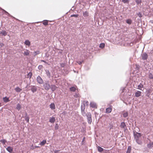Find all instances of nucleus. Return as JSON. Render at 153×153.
Wrapping results in <instances>:
<instances>
[{
  "label": "nucleus",
  "mask_w": 153,
  "mask_h": 153,
  "mask_svg": "<svg viewBox=\"0 0 153 153\" xmlns=\"http://www.w3.org/2000/svg\"><path fill=\"white\" fill-rule=\"evenodd\" d=\"M141 134L140 133L136 132L134 134V138L136 141L137 143L139 144H141L142 142L141 140Z\"/></svg>",
  "instance_id": "nucleus-1"
},
{
  "label": "nucleus",
  "mask_w": 153,
  "mask_h": 153,
  "mask_svg": "<svg viewBox=\"0 0 153 153\" xmlns=\"http://www.w3.org/2000/svg\"><path fill=\"white\" fill-rule=\"evenodd\" d=\"M43 86L46 90L48 91L50 88V85L49 84V81H46L45 82Z\"/></svg>",
  "instance_id": "nucleus-2"
},
{
  "label": "nucleus",
  "mask_w": 153,
  "mask_h": 153,
  "mask_svg": "<svg viewBox=\"0 0 153 153\" xmlns=\"http://www.w3.org/2000/svg\"><path fill=\"white\" fill-rule=\"evenodd\" d=\"M140 56L142 59L144 60H146L149 57L148 55L146 52H142Z\"/></svg>",
  "instance_id": "nucleus-3"
},
{
  "label": "nucleus",
  "mask_w": 153,
  "mask_h": 153,
  "mask_svg": "<svg viewBox=\"0 0 153 153\" xmlns=\"http://www.w3.org/2000/svg\"><path fill=\"white\" fill-rule=\"evenodd\" d=\"M87 118L89 124H91L92 122L91 115L90 112L88 113L87 115Z\"/></svg>",
  "instance_id": "nucleus-4"
},
{
  "label": "nucleus",
  "mask_w": 153,
  "mask_h": 153,
  "mask_svg": "<svg viewBox=\"0 0 153 153\" xmlns=\"http://www.w3.org/2000/svg\"><path fill=\"white\" fill-rule=\"evenodd\" d=\"M37 82L39 84H43L44 81L42 79L40 76H38L36 78Z\"/></svg>",
  "instance_id": "nucleus-5"
},
{
  "label": "nucleus",
  "mask_w": 153,
  "mask_h": 153,
  "mask_svg": "<svg viewBox=\"0 0 153 153\" xmlns=\"http://www.w3.org/2000/svg\"><path fill=\"white\" fill-rule=\"evenodd\" d=\"M152 91V90L150 88H148L147 89L145 93L146 96L149 97H150V94L151 93Z\"/></svg>",
  "instance_id": "nucleus-6"
},
{
  "label": "nucleus",
  "mask_w": 153,
  "mask_h": 153,
  "mask_svg": "<svg viewBox=\"0 0 153 153\" xmlns=\"http://www.w3.org/2000/svg\"><path fill=\"white\" fill-rule=\"evenodd\" d=\"M30 87V90L33 93H34L37 91V88L36 86L35 85H31Z\"/></svg>",
  "instance_id": "nucleus-7"
},
{
  "label": "nucleus",
  "mask_w": 153,
  "mask_h": 153,
  "mask_svg": "<svg viewBox=\"0 0 153 153\" xmlns=\"http://www.w3.org/2000/svg\"><path fill=\"white\" fill-rule=\"evenodd\" d=\"M45 74L47 75V76L48 78H50L51 77V73L49 70L48 69H45Z\"/></svg>",
  "instance_id": "nucleus-8"
},
{
  "label": "nucleus",
  "mask_w": 153,
  "mask_h": 153,
  "mask_svg": "<svg viewBox=\"0 0 153 153\" xmlns=\"http://www.w3.org/2000/svg\"><path fill=\"white\" fill-rule=\"evenodd\" d=\"M141 92L139 91H137L135 93V96L136 97H139L141 96Z\"/></svg>",
  "instance_id": "nucleus-9"
},
{
  "label": "nucleus",
  "mask_w": 153,
  "mask_h": 153,
  "mask_svg": "<svg viewBox=\"0 0 153 153\" xmlns=\"http://www.w3.org/2000/svg\"><path fill=\"white\" fill-rule=\"evenodd\" d=\"M90 106L92 108H97V106L96 103L94 102H91L90 103Z\"/></svg>",
  "instance_id": "nucleus-10"
},
{
  "label": "nucleus",
  "mask_w": 153,
  "mask_h": 153,
  "mask_svg": "<svg viewBox=\"0 0 153 153\" xmlns=\"http://www.w3.org/2000/svg\"><path fill=\"white\" fill-rule=\"evenodd\" d=\"M57 88V87L56 86L54 85H50V88L51 89L52 91L53 92Z\"/></svg>",
  "instance_id": "nucleus-11"
},
{
  "label": "nucleus",
  "mask_w": 153,
  "mask_h": 153,
  "mask_svg": "<svg viewBox=\"0 0 153 153\" xmlns=\"http://www.w3.org/2000/svg\"><path fill=\"white\" fill-rule=\"evenodd\" d=\"M24 43L25 45L28 46H30L31 45L30 42L28 39L25 40Z\"/></svg>",
  "instance_id": "nucleus-12"
},
{
  "label": "nucleus",
  "mask_w": 153,
  "mask_h": 153,
  "mask_svg": "<svg viewBox=\"0 0 153 153\" xmlns=\"http://www.w3.org/2000/svg\"><path fill=\"white\" fill-rule=\"evenodd\" d=\"M83 16L85 18H86L89 16V13L87 11H83L82 12Z\"/></svg>",
  "instance_id": "nucleus-13"
},
{
  "label": "nucleus",
  "mask_w": 153,
  "mask_h": 153,
  "mask_svg": "<svg viewBox=\"0 0 153 153\" xmlns=\"http://www.w3.org/2000/svg\"><path fill=\"white\" fill-rule=\"evenodd\" d=\"M50 107L51 110H54L55 109V105L54 103H51L50 105Z\"/></svg>",
  "instance_id": "nucleus-14"
},
{
  "label": "nucleus",
  "mask_w": 153,
  "mask_h": 153,
  "mask_svg": "<svg viewBox=\"0 0 153 153\" xmlns=\"http://www.w3.org/2000/svg\"><path fill=\"white\" fill-rule=\"evenodd\" d=\"M85 104L83 103V104L81 105V111L82 113H83V112H85Z\"/></svg>",
  "instance_id": "nucleus-15"
},
{
  "label": "nucleus",
  "mask_w": 153,
  "mask_h": 153,
  "mask_svg": "<svg viewBox=\"0 0 153 153\" xmlns=\"http://www.w3.org/2000/svg\"><path fill=\"white\" fill-rule=\"evenodd\" d=\"M24 117L25 120L27 122H28L29 121V117L27 116V114L26 112L25 113Z\"/></svg>",
  "instance_id": "nucleus-16"
},
{
  "label": "nucleus",
  "mask_w": 153,
  "mask_h": 153,
  "mask_svg": "<svg viewBox=\"0 0 153 153\" xmlns=\"http://www.w3.org/2000/svg\"><path fill=\"white\" fill-rule=\"evenodd\" d=\"M143 85L142 83H140L139 85L137 86V89H139L141 90H142V88H143Z\"/></svg>",
  "instance_id": "nucleus-17"
},
{
  "label": "nucleus",
  "mask_w": 153,
  "mask_h": 153,
  "mask_svg": "<svg viewBox=\"0 0 153 153\" xmlns=\"http://www.w3.org/2000/svg\"><path fill=\"white\" fill-rule=\"evenodd\" d=\"M30 52V51L29 50L26 49L25 51H24V53H23L24 56H27L29 55Z\"/></svg>",
  "instance_id": "nucleus-18"
},
{
  "label": "nucleus",
  "mask_w": 153,
  "mask_h": 153,
  "mask_svg": "<svg viewBox=\"0 0 153 153\" xmlns=\"http://www.w3.org/2000/svg\"><path fill=\"white\" fill-rule=\"evenodd\" d=\"M55 121V117H50L49 119V122L51 123H53Z\"/></svg>",
  "instance_id": "nucleus-19"
},
{
  "label": "nucleus",
  "mask_w": 153,
  "mask_h": 153,
  "mask_svg": "<svg viewBox=\"0 0 153 153\" xmlns=\"http://www.w3.org/2000/svg\"><path fill=\"white\" fill-rule=\"evenodd\" d=\"M126 23L129 25H131L132 23V20L130 19H128L126 20Z\"/></svg>",
  "instance_id": "nucleus-20"
},
{
  "label": "nucleus",
  "mask_w": 153,
  "mask_h": 153,
  "mask_svg": "<svg viewBox=\"0 0 153 153\" xmlns=\"http://www.w3.org/2000/svg\"><path fill=\"white\" fill-rule=\"evenodd\" d=\"M15 90L17 92H19L22 90V89L18 86L16 87Z\"/></svg>",
  "instance_id": "nucleus-21"
},
{
  "label": "nucleus",
  "mask_w": 153,
  "mask_h": 153,
  "mask_svg": "<svg viewBox=\"0 0 153 153\" xmlns=\"http://www.w3.org/2000/svg\"><path fill=\"white\" fill-rule=\"evenodd\" d=\"M69 90L70 91L74 92L76 90V88L74 86H72L70 88Z\"/></svg>",
  "instance_id": "nucleus-22"
},
{
  "label": "nucleus",
  "mask_w": 153,
  "mask_h": 153,
  "mask_svg": "<svg viewBox=\"0 0 153 153\" xmlns=\"http://www.w3.org/2000/svg\"><path fill=\"white\" fill-rule=\"evenodd\" d=\"M21 108V106L19 103H18L16 105V108L19 111L20 110Z\"/></svg>",
  "instance_id": "nucleus-23"
},
{
  "label": "nucleus",
  "mask_w": 153,
  "mask_h": 153,
  "mask_svg": "<svg viewBox=\"0 0 153 153\" xmlns=\"http://www.w3.org/2000/svg\"><path fill=\"white\" fill-rule=\"evenodd\" d=\"M153 146V142H151L147 145V147L149 149H151Z\"/></svg>",
  "instance_id": "nucleus-24"
},
{
  "label": "nucleus",
  "mask_w": 153,
  "mask_h": 153,
  "mask_svg": "<svg viewBox=\"0 0 153 153\" xmlns=\"http://www.w3.org/2000/svg\"><path fill=\"white\" fill-rule=\"evenodd\" d=\"M112 111V109L110 108H107L106 109V112L107 113H111Z\"/></svg>",
  "instance_id": "nucleus-25"
},
{
  "label": "nucleus",
  "mask_w": 153,
  "mask_h": 153,
  "mask_svg": "<svg viewBox=\"0 0 153 153\" xmlns=\"http://www.w3.org/2000/svg\"><path fill=\"white\" fill-rule=\"evenodd\" d=\"M135 2L137 5H139L141 4L142 2V0H135Z\"/></svg>",
  "instance_id": "nucleus-26"
},
{
  "label": "nucleus",
  "mask_w": 153,
  "mask_h": 153,
  "mask_svg": "<svg viewBox=\"0 0 153 153\" xmlns=\"http://www.w3.org/2000/svg\"><path fill=\"white\" fill-rule=\"evenodd\" d=\"M42 24L45 26L47 25H48V21L46 20H43Z\"/></svg>",
  "instance_id": "nucleus-27"
},
{
  "label": "nucleus",
  "mask_w": 153,
  "mask_h": 153,
  "mask_svg": "<svg viewBox=\"0 0 153 153\" xmlns=\"http://www.w3.org/2000/svg\"><path fill=\"white\" fill-rule=\"evenodd\" d=\"M105 44L103 43H101L99 45V47L101 49H103L105 48Z\"/></svg>",
  "instance_id": "nucleus-28"
},
{
  "label": "nucleus",
  "mask_w": 153,
  "mask_h": 153,
  "mask_svg": "<svg viewBox=\"0 0 153 153\" xmlns=\"http://www.w3.org/2000/svg\"><path fill=\"white\" fill-rule=\"evenodd\" d=\"M131 150V148L130 146L128 147L127 149L126 153H130Z\"/></svg>",
  "instance_id": "nucleus-29"
},
{
  "label": "nucleus",
  "mask_w": 153,
  "mask_h": 153,
  "mask_svg": "<svg viewBox=\"0 0 153 153\" xmlns=\"http://www.w3.org/2000/svg\"><path fill=\"white\" fill-rule=\"evenodd\" d=\"M97 148L98 151L100 152H102L103 151V149L99 146H97Z\"/></svg>",
  "instance_id": "nucleus-30"
},
{
  "label": "nucleus",
  "mask_w": 153,
  "mask_h": 153,
  "mask_svg": "<svg viewBox=\"0 0 153 153\" xmlns=\"http://www.w3.org/2000/svg\"><path fill=\"white\" fill-rule=\"evenodd\" d=\"M123 116L124 118H126L127 117H128V113L127 112H124L123 114Z\"/></svg>",
  "instance_id": "nucleus-31"
},
{
  "label": "nucleus",
  "mask_w": 153,
  "mask_h": 153,
  "mask_svg": "<svg viewBox=\"0 0 153 153\" xmlns=\"http://www.w3.org/2000/svg\"><path fill=\"white\" fill-rule=\"evenodd\" d=\"M32 73L31 72H29L27 74V76H28V78L29 79H30L32 76Z\"/></svg>",
  "instance_id": "nucleus-32"
},
{
  "label": "nucleus",
  "mask_w": 153,
  "mask_h": 153,
  "mask_svg": "<svg viewBox=\"0 0 153 153\" xmlns=\"http://www.w3.org/2000/svg\"><path fill=\"white\" fill-rule=\"evenodd\" d=\"M149 78L150 79H153V74L152 73H149Z\"/></svg>",
  "instance_id": "nucleus-33"
},
{
  "label": "nucleus",
  "mask_w": 153,
  "mask_h": 153,
  "mask_svg": "<svg viewBox=\"0 0 153 153\" xmlns=\"http://www.w3.org/2000/svg\"><path fill=\"white\" fill-rule=\"evenodd\" d=\"M3 100L4 102H7L9 101V98L6 97H3Z\"/></svg>",
  "instance_id": "nucleus-34"
},
{
  "label": "nucleus",
  "mask_w": 153,
  "mask_h": 153,
  "mask_svg": "<svg viewBox=\"0 0 153 153\" xmlns=\"http://www.w3.org/2000/svg\"><path fill=\"white\" fill-rule=\"evenodd\" d=\"M129 1V0H122V1L124 4H128Z\"/></svg>",
  "instance_id": "nucleus-35"
},
{
  "label": "nucleus",
  "mask_w": 153,
  "mask_h": 153,
  "mask_svg": "<svg viewBox=\"0 0 153 153\" xmlns=\"http://www.w3.org/2000/svg\"><path fill=\"white\" fill-rule=\"evenodd\" d=\"M0 34L3 35L5 36L7 35V33L6 31L4 30H3L1 32Z\"/></svg>",
  "instance_id": "nucleus-36"
},
{
  "label": "nucleus",
  "mask_w": 153,
  "mask_h": 153,
  "mask_svg": "<svg viewBox=\"0 0 153 153\" xmlns=\"http://www.w3.org/2000/svg\"><path fill=\"white\" fill-rule=\"evenodd\" d=\"M46 143V140H43L41 142L40 145L41 146H43Z\"/></svg>",
  "instance_id": "nucleus-37"
},
{
  "label": "nucleus",
  "mask_w": 153,
  "mask_h": 153,
  "mask_svg": "<svg viewBox=\"0 0 153 153\" xmlns=\"http://www.w3.org/2000/svg\"><path fill=\"white\" fill-rule=\"evenodd\" d=\"M40 53V51H35L34 52H33L34 56H35L36 55L39 54Z\"/></svg>",
  "instance_id": "nucleus-38"
},
{
  "label": "nucleus",
  "mask_w": 153,
  "mask_h": 153,
  "mask_svg": "<svg viewBox=\"0 0 153 153\" xmlns=\"http://www.w3.org/2000/svg\"><path fill=\"white\" fill-rule=\"evenodd\" d=\"M83 60H81V61H77V63H78L79 65H81L82 64V63L83 62Z\"/></svg>",
  "instance_id": "nucleus-39"
},
{
  "label": "nucleus",
  "mask_w": 153,
  "mask_h": 153,
  "mask_svg": "<svg viewBox=\"0 0 153 153\" xmlns=\"http://www.w3.org/2000/svg\"><path fill=\"white\" fill-rule=\"evenodd\" d=\"M79 16V15L78 14H73L71 15V17H78Z\"/></svg>",
  "instance_id": "nucleus-40"
},
{
  "label": "nucleus",
  "mask_w": 153,
  "mask_h": 153,
  "mask_svg": "<svg viewBox=\"0 0 153 153\" xmlns=\"http://www.w3.org/2000/svg\"><path fill=\"white\" fill-rule=\"evenodd\" d=\"M137 16L140 17V18H141L142 17V15L141 13L140 12H139L137 14Z\"/></svg>",
  "instance_id": "nucleus-41"
},
{
  "label": "nucleus",
  "mask_w": 153,
  "mask_h": 153,
  "mask_svg": "<svg viewBox=\"0 0 153 153\" xmlns=\"http://www.w3.org/2000/svg\"><path fill=\"white\" fill-rule=\"evenodd\" d=\"M43 68V66L41 65H39L38 67V69L40 70L42 69Z\"/></svg>",
  "instance_id": "nucleus-42"
},
{
  "label": "nucleus",
  "mask_w": 153,
  "mask_h": 153,
  "mask_svg": "<svg viewBox=\"0 0 153 153\" xmlns=\"http://www.w3.org/2000/svg\"><path fill=\"white\" fill-rule=\"evenodd\" d=\"M60 65L61 67L63 68L65 66V64L64 63H60Z\"/></svg>",
  "instance_id": "nucleus-43"
},
{
  "label": "nucleus",
  "mask_w": 153,
  "mask_h": 153,
  "mask_svg": "<svg viewBox=\"0 0 153 153\" xmlns=\"http://www.w3.org/2000/svg\"><path fill=\"white\" fill-rule=\"evenodd\" d=\"M82 113V115L83 116H87V114L85 112V111L83 112V113Z\"/></svg>",
  "instance_id": "nucleus-44"
},
{
  "label": "nucleus",
  "mask_w": 153,
  "mask_h": 153,
  "mask_svg": "<svg viewBox=\"0 0 153 153\" xmlns=\"http://www.w3.org/2000/svg\"><path fill=\"white\" fill-rule=\"evenodd\" d=\"M126 126V125H120V127L122 128H125Z\"/></svg>",
  "instance_id": "nucleus-45"
},
{
  "label": "nucleus",
  "mask_w": 153,
  "mask_h": 153,
  "mask_svg": "<svg viewBox=\"0 0 153 153\" xmlns=\"http://www.w3.org/2000/svg\"><path fill=\"white\" fill-rule=\"evenodd\" d=\"M41 62H43L46 64H48V63L44 60H41Z\"/></svg>",
  "instance_id": "nucleus-46"
},
{
  "label": "nucleus",
  "mask_w": 153,
  "mask_h": 153,
  "mask_svg": "<svg viewBox=\"0 0 153 153\" xmlns=\"http://www.w3.org/2000/svg\"><path fill=\"white\" fill-rule=\"evenodd\" d=\"M4 44L3 43H0V48H1L3 46Z\"/></svg>",
  "instance_id": "nucleus-47"
},
{
  "label": "nucleus",
  "mask_w": 153,
  "mask_h": 153,
  "mask_svg": "<svg viewBox=\"0 0 153 153\" xmlns=\"http://www.w3.org/2000/svg\"><path fill=\"white\" fill-rule=\"evenodd\" d=\"M122 92H124L125 90V89L124 88H122Z\"/></svg>",
  "instance_id": "nucleus-48"
},
{
  "label": "nucleus",
  "mask_w": 153,
  "mask_h": 153,
  "mask_svg": "<svg viewBox=\"0 0 153 153\" xmlns=\"http://www.w3.org/2000/svg\"><path fill=\"white\" fill-rule=\"evenodd\" d=\"M7 150L9 152H10V147H8L7 148Z\"/></svg>",
  "instance_id": "nucleus-49"
},
{
  "label": "nucleus",
  "mask_w": 153,
  "mask_h": 153,
  "mask_svg": "<svg viewBox=\"0 0 153 153\" xmlns=\"http://www.w3.org/2000/svg\"><path fill=\"white\" fill-rule=\"evenodd\" d=\"M55 129H58V126H57V125H56L55 127Z\"/></svg>",
  "instance_id": "nucleus-50"
},
{
  "label": "nucleus",
  "mask_w": 153,
  "mask_h": 153,
  "mask_svg": "<svg viewBox=\"0 0 153 153\" xmlns=\"http://www.w3.org/2000/svg\"><path fill=\"white\" fill-rule=\"evenodd\" d=\"M85 103L87 105H88V101H86Z\"/></svg>",
  "instance_id": "nucleus-51"
},
{
  "label": "nucleus",
  "mask_w": 153,
  "mask_h": 153,
  "mask_svg": "<svg viewBox=\"0 0 153 153\" xmlns=\"http://www.w3.org/2000/svg\"><path fill=\"white\" fill-rule=\"evenodd\" d=\"M120 124H125V123L124 122H122Z\"/></svg>",
  "instance_id": "nucleus-52"
},
{
  "label": "nucleus",
  "mask_w": 153,
  "mask_h": 153,
  "mask_svg": "<svg viewBox=\"0 0 153 153\" xmlns=\"http://www.w3.org/2000/svg\"><path fill=\"white\" fill-rule=\"evenodd\" d=\"M10 19H11V18H13L12 16H11L10 15Z\"/></svg>",
  "instance_id": "nucleus-53"
},
{
  "label": "nucleus",
  "mask_w": 153,
  "mask_h": 153,
  "mask_svg": "<svg viewBox=\"0 0 153 153\" xmlns=\"http://www.w3.org/2000/svg\"><path fill=\"white\" fill-rule=\"evenodd\" d=\"M41 22H35V23H39Z\"/></svg>",
  "instance_id": "nucleus-54"
},
{
  "label": "nucleus",
  "mask_w": 153,
  "mask_h": 153,
  "mask_svg": "<svg viewBox=\"0 0 153 153\" xmlns=\"http://www.w3.org/2000/svg\"><path fill=\"white\" fill-rule=\"evenodd\" d=\"M12 151V149H11V148H10V152H11V151Z\"/></svg>",
  "instance_id": "nucleus-55"
},
{
  "label": "nucleus",
  "mask_w": 153,
  "mask_h": 153,
  "mask_svg": "<svg viewBox=\"0 0 153 153\" xmlns=\"http://www.w3.org/2000/svg\"><path fill=\"white\" fill-rule=\"evenodd\" d=\"M39 147V146H35V148H36Z\"/></svg>",
  "instance_id": "nucleus-56"
},
{
  "label": "nucleus",
  "mask_w": 153,
  "mask_h": 153,
  "mask_svg": "<svg viewBox=\"0 0 153 153\" xmlns=\"http://www.w3.org/2000/svg\"><path fill=\"white\" fill-rule=\"evenodd\" d=\"M73 71H74V72H75V73L76 72V71L75 70H74Z\"/></svg>",
  "instance_id": "nucleus-57"
},
{
  "label": "nucleus",
  "mask_w": 153,
  "mask_h": 153,
  "mask_svg": "<svg viewBox=\"0 0 153 153\" xmlns=\"http://www.w3.org/2000/svg\"><path fill=\"white\" fill-rule=\"evenodd\" d=\"M57 151H55V152H54V153H56V152H57Z\"/></svg>",
  "instance_id": "nucleus-58"
},
{
  "label": "nucleus",
  "mask_w": 153,
  "mask_h": 153,
  "mask_svg": "<svg viewBox=\"0 0 153 153\" xmlns=\"http://www.w3.org/2000/svg\"><path fill=\"white\" fill-rule=\"evenodd\" d=\"M85 139V137H84L83 138V140H84V139Z\"/></svg>",
  "instance_id": "nucleus-59"
},
{
  "label": "nucleus",
  "mask_w": 153,
  "mask_h": 153,
  "mask_svg": "<svg viewBox=\"0 0 153 153\" xmlns=\"http://www.w3.org/2000/svg\"><path fill=\"white\" fill-rule=\"evenodd\" d=\"M1 106V103H0V106Z\"/></svg>",
  "instance_id": "nucleus-60"
}]
</instances>
